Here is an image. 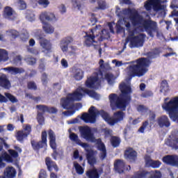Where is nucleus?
<instances>
[{
	"instance_id": "obj_41",
	"label": "nucleus",
	"mask_w": 178,
	"mask_h": 178,
	"mask_svg": "<svg viewBox=\"0 0 178 178\" xmlns=\"http://www.w3.org/2000/svg\"><path fill=\"white\" fill-rule=\"evenodd\" d=\"M38 3H39L41 6H43V8H48L49 6V4L51 2L49 0H35Z\"/></svg>"
},
{
	"instance_id": "obj_17",
	"label": "nucleus",
	"mask_w": 178,
	"mask_h": 178,
	"mask_svg": "<svg viewBox=\"0 0 178 178\" xmlns=\"http://www.w3.org/2000/svg\"><path fill=\"white\" fill-rule=\"evenodd\" d=\"M73 38L68 36L63 38L59 42V47L63 54L69 52V44H72Z\"/></svg>"
},
{
	"instance_id": "obj_48",
	"label": "nucleus",
	"mask_w": 178,
	"mask_h": 178,
	"mask_svg": "<svg viewBox=\"0 0 178 178\" xmlns=\"http://www.w3.org/2000/svg\"><path fill=\"white\" fill-rule=\"evenodd\" d=\"M147 127H148V122L145 121L143 126L138 129V131H140V133H144V131L147 130Z\"/></svg>"
},
{
	"instance_id": "obj_23",
	"label": "nucleus",
	"mask_w": 178,
	"mask_h": 178,
	"mask_svg": "<svg viewBox=\"0 0 178 178\" xmlns=\"http://www.w3.org/2000/svg\"><path fill=\"white\" fill-rule=\"evenodd\" d=\"M158 124L160 127H169L170 126V122L168 116L162 115L158 119Z\"/></svg>"
},
{
	"instance_id": "obj_55",
	"label": "nucleus",
	"mask_w": 178,
	"mask_h": 178,
	"mask_svg": "<svg viewBox=\"0 0 178 178\" xmlns=\"http://www.w3.org/2000/svg\"><path fill=\"white\" fill-rule=\"evenodd\" d=\"M47 112L49 113H56V112H58V109L55 107H47Z\"/></svg>"
},
{
	"instance_id": "obj_4",
	"label": "nucleus",
	"mask_w": 178,
	"mask_h": 178,
	"mask_svg": "<svg viewBox=\"0 0 178 178\" xmlns=\"http://www.w3.org/2000/svg\"><path fill=\"white\" fill-rule=\"evenodd\" d=\"M100 70L98 72H95L92 76L88 78L86 81V86L88 88H99L101 82L104 81L105 79L110 86L115 84V80L116 77L111 72H106L104 74L102 70L105 69V64H104V60H100L99 62Z\"/></svg>"
},
{
	"instance_id": "obj_25",
	"label": "nucleus",
	"mask_w": 178,
	"mask_h": 178,
	"mask_svg": "<svg viewBox=\"0 0 178 178\" xmlns=\"http://www.w3.org/2000/svg\"><path fill=\"white\" fill-rule=\"evenodd\" d=\"M16 177V170L13 167H7L4 171V178Z\"/></svg>"
},
{
	"instance_id": "obj_62",
	"label": "nucleus",
	"mask_w": 178,
	"mask_h": 178,
	"mask_svg": "<svg viewBox=\"0 0 178 178\" xmlns=\"http://www.w3.org/2000/svg\"><path fill=\"white\" fill-rule=\"evenodd\" d=\"M22 60V57L20 56H16L15 58L14 59V63H20Z\"/></svg>"
},
{
	"instance_id": "obj_61",
	"label": "nucleus",
	"mask_w": 178,
	"mask_h": 178,
	"mask_svg": "<svg viewBox=\"0 0 178 178\" xmlns=\"http://www.w3.org/2000/svg\"><path fill=\"white\" fill-rule=\"evenodd\" d=\"M151 96H152V92L151 91H147L145 93L142 94V97H143V98H147V97Z\"/></svg>"
},
{
	"instance_id": "obj_60",
	"label": "nucleus",
	"mask_w": 178,
	"mask_h": 178,
	"mask_svg": "<svg viewBox=\"0 0 178 178\" xmlns=\"http://www.w3.org/2000/svg\"><path fill=\"white\" fill-rule=\"evenodd\" d=\"M59 10L60 12V13H66V6H65V5L61 4L59 6Z\"/></svg>"
},
{
	"instance_id": "obj_53",
	"label": "nucleus",
	"mask_w": 178,
	"mask_h": 178,
	"mask_svg": "<svg viewBox=\"0 0 178 178\" xmlns=\"http://www.w3.org/2000/svg\"><path fill=\"white\" fill-rule=\"evenodd\" d=\"M98 5L99 9H105L106 8V3H105V1H104L103 0L99 1Z\"/></svg>"
},
{
	"instance_id": "obj_10",
	"label": "nucleus",
	"mask_w": 178,
	"mask_h": 178,
	"mask_svg": "<svg viewBox=\"0 0 178 178\" xmlns=\"http://www.w3.org/2000/svg\"><path fill=\"white\" fill-rule=\"evenodd\" d=\"M168 98L164 99V103L162 105V108L166 112H168V115L172 120H177L178 119V97H175L169 102H167Z\"/></svg>"
},
{
	"instance_id": "obj_64",
	"label": "nucleus",
	"mask_w": 178,
	"mask_h": 178,
	"mask_svg": "<svg viewBox=\"0 0 178 178\" xmlns=\"http://www.w3.org/2000/svg\"><path fill=\"white\" fill-rule=\"evenodd\" d=\"M0 102H8V99L5 96L0 94Z\"/></svg>"
},
{
	"instance_id": "obj_13",
	"label": "nucleus",
	"mask_w": 178,
	"mask_h": 178,
	"mask_svg": "<svg viewBox=\"0 0 178 178\" xmlns=\"http://www.w3.org/2000/svg\"><path fill=\"white\" fill-rule=\"evenodd\" d=\"M41 30H38L35 32V36L39 40L40 47L42 48L43 54L45 55H48V54H51L52 52V44L48 40H46L41 37Z\"/></svg>"
},
{
	"instance_id": "obj_37",
	"label": "nucleus",
	"mask_w": 178,
	"mask_h": 178,
	"mask_svg": "<svg viewBox=\"0 0 178 178\" xmlns=\"http://www.w3.org/2000/svg\"><path fill=\"white\" fill-rule=\"evenodd\" d=\"M168 91H169V85H168V81H163L161 82L160 92H162L164 95H166V92H168Z\"/></svg>"
},
{
	"instance_id": "obj_27",
	"label": "nucleus",
	"mask_w": 178,
	"mask_h": 178,
	"mask_svg": "<svg viewBox=\"0 0 178 178\" xmlns=\"http://www.w3.org/2000/svg\"><path fill=\"white\" fill-rule=\"evenodd\" d=\"M73 73V77L77 81H80V80H82L83 77H84V71L80 68H74Z\"/></svg>"
},
{
	"instance_id": "obj_44",
	"label": "nucleus",
	"mask_w": 178,
	"mask_h": 178,
	"mask_svg": "<svg viewBox=\"0 0 178 178\" xmlns=\"http://www.w3.org/2000/svg\"><path fill=\"white\" fill-rule=\"evenodd\" d=\"M159 54H161V50L159 49H155L154 50L150 51L148 55L150 58H156L157 55Z\"/></svg>"
},
{
	"instance_id": "obj_6",
	"label": "nucleus",
	"mask_w": 178,
	"mask_h": 178,
	"mask_svg": "<svg viewBox=\"0 0 178 178\" xmlns=\"http://www.w3.org/2000/svg\"><path fill=\"white\" fill-rule=\"evenodd\" d=\"M125 65H130L127 68L128 76H138L141 77L148 72V66H149V60L147 58H139L136 61L126 63Z\"/></svg>"
},
{
	"instance_id": "obj_56",
	"label": "nucleus",
	"mask_w": 178,
	"mask_h": 178,
	"mask_svg": "<svg viewBox=\"0 0 178 178\" xmlns=\"http://www.w3.org/2000/svg\"><path fill=\"white\" fill-rule=\"evenodd\" d=\"M26 62L29 63V65H34L36 62L35 58H26Z\"/></svg>"
},
{
	"instance_id": "obj_7",
	"label": "nucleus",
	"mask_w": 178,
	"mask_h": 178,
	"mask_svg": "<svg viewBox=\"0 0 178 178\" xmlns=\"http://www.w3.org/2000/svg\"><path fill=\"white\" fill-rule=\"evenodd\" d=\"M80 131L81 137L86 141L97 144L98 149L100 152L99 157L101 159H105V158H106V148L105 147V145L102 143L101 139L95 138L94 134H92V131H91V128L83 127Z\"/></svg>"
},
{
	"instance_id": "obj_16",
	"label": "nucleus",
	"mask_w": 178,
	"mask_h": 178,
	"mask_svg": "<svg viewBox=\"0 0 178 178\" xmlns=\"http://www.w3.org/2000/svg\"><path fill=\"white\" fill-rule=\"evenodd\" d=\"M161 178V172L159 171H152V172H147L143 171L142 172L138 173L133 178Z\"/></svg>"
},
{
	"instance_id": "obj_20",
	"label": "nucleus",
	"mask_w": 178,
	"mask_h": 178,
	"mask_svg": "<svg viewBox=\"0 0 178 178\" xmlns=\"http://www.w3.org/2000/svg\"><path fill=\"white\" fill-rule=\"evenodd\" d=\"M163 162L171 166H178V156H166L163 158Z\"/></svg>"
},
{
	"instance_id": "obj_39",
	"label": "nucleus",
	"mask_w": 178,
	"mask_h": 178,
	"mask_svg": "<svg viewBox=\"0 0 178 178\" xmlns=\"http://www.w3.org/2000/svg\"><path fill=\"white\" fill-rule=\"evenodd\" d=\"M74 166L78 175H83L84 173V169H83V167H81L79 163L74 162Z\"/></svg>"
},
{
	"instance_id": "obj_45",
	"label": "nucleus",
	"mask_w": 178,
	"mask_h": 178,
	"mask_svg": "<svg viewBox=\"0 0 178 178\" xmlns=\"http://www.w3.org/2000/svg\"><path fill=\"white\" fill-rule=\"evenodd\" d=\"M27 51L33 55H38V54H40L38 49L34 47H27Z\"/></svg>"
},
{
	"instance_id": "obj_28",
	"label": "nucleus",
	"mask_w": 178,
	"mask_h": 178,
	"mask_svg": "<svg viewBox=\"0 0 178 178\" xmlns=\"http://www.w3.org/2000/svg\"><path fill=\"white\" fill-rule=\"evenodd\" d=\"M49 144L52 149H56V137L52 130L49 131Z\"/></svg>"
},
{
	"instance_id": "obj_26",
	"label": "nucleus",
	"mask_w": 178,
	"mask_h": 178,
	"mask_svg": "<svg viewBox=\"0 0 178 178\" xmlns=\"http://www.w3.org/2000/svg\"><path fill=\"white\" fill-rule=\"evenodd\" d=\"M124 161L122 160H117L114 163V168L118 173H123L124 172Z\"/></svg>"
},
{
	"instance_id": "obj_51",
	"label": "nucleus",
	"mask_w": 178,
	"mask_h": 178,
	"mask_svg": "<svg viewBox=\"0 0 178 178\" xmlns=\"http://www.w3.org/2000/svg\"><path fill=\"white\" fill-rule=\"evenodd\" d=\"M36 108L40 112H47L48 107L42 105L37 106Z\"/></svg>"
},
{
	"instance_id": "obj_15",
	"label": "nucleus",
	"mask_w": 178,
	"mask_h": 178,
	"mask_svg": "<svg viewBox=\"0 0 178 178\" xmlns=\"http://www.w3.org/2000/svg\"><path fill=\"white\" fill-rule=\"evenodd\" d=\"M31 133V125L24 124L22 126V130L17 132V140L23 141Z\"/></svg>"
},
{
	"instance_id": "obj_34",
	"label": "nucleus",
	"mask_w": 178,
	"mask_h": 178,
	"mask_svg": "<svg viewBox=\"0 0 178 178\" xmlns=\"http://www.w3.org/2000/svg\"><path fill=\"white\" fill-rule=\"evenodd\" d=\"M9 59L8 51L0 49V62H6Z\"/></svg>"
},
{
	"instance_id": "obj_21",
	"label": "nucleus",
	"mask_w": 178,
	"mask_h": 178,
	"mask_svg": "<svg viewBox=\"0 0 178 178\" xmlns=\"http://www.w3.org/2000/svg\"><path fill=\"white\" fill-rule=\"evenodd\" d=\"M0 87H3V88H6V90H9V88L12 87L10 81L6 74H1L0 76Z\"/></svg>"
},
{
	"instance_id": "obj_29",
	"label": "nucleus",
	"mask_w": 178,
	"mask_h": 178,
	"mask_svg": "<svg viewBox=\"0 0 178 178\" xmlns=\"http://www.w3.org/2000/svg\"><path fill=\"white\" fill-rule=\"evenodd\" d=\"M3 70H5L6 72H8V73H10V74H14V75L19 74L24 72V69L14 67H6V68H3Z\"/></svg>"
},
{
	"instance_id": "obj_18",
	"label": "nucleus",
	"mask_w": 178,
	"mask_h": 178,
	"mask_svg": "<svg viewBox=\"0 0 178 178\" xmlns=\"http://www.w3.org/2000/svg\"><path fill=\"white\" fill-rule=\"evenodd\" d=\"M31 145L33 149H40V148L47 147V131H44L42 132V141L36 142L35 140H32Z\"/></svg>"
},
{
	"instance_id": "obj_24",
	"label": "nucleus",
	"mask_w": 178,
	"mask_h": 178,
	"mask_svg": "<svg viewBox=\"0 0 178 178\" xmlns=\"http://www.w3.org/2000/svg\"><path fill=\"white\" fill-rule=\"evenodd\" d=\"M145 163L147 166H151L154 169H156L161 166V161H154L151 159L149 157L145 158Z\"/></svg>"
},
{
	"instance_id": "obj_47",
	"label": "nucleus",
	"mask_w": 178,
	"mask_h": 178,
	"mask_svg": "<svg viewBox=\"0 0 178 178\" xmlns=\"http://www.w3.org/2000/svg\"><path fill=\"white\" fill-rule=\"evenodd\" d=\"M72 5L74 9H76L77 10H80V8H81V5L80 4V2H79V1L73 0Z\"/></svg>"
},
{
	"instance_id": "obj_2",
	"label": "nucleus",
	"mask_w": 178,
	"mask_h": 178,
	"mask_svg": "<svg viewBox=\"0 0 178 178\" xmlns=\"http://www.w3.org/2000/svg\"><path fill=\"white\" fill-rule=\"evenodd\" d=\"M89 114L83 113L81 118L78 117L74 120L67 121L68 124H76L79 123L80 120L84 121L86 123H95L96 118L98 115H101L102 118L110 124V126H114L115 123L121 122L124 118V113L122 111H118L114 113L113 118H111L109 114L104 111H99L94 106H92L89 108Z\"/></svg>"
},
{
	"instance_id": "obj_1",
	"label": "nucleus",
	"mask_w": 178,
	"mask_h": 178,
	"mask_svg": "<svg viewBox=\"0 0 178 178\" xmlns=\"http://www.w3.org/2000/svg\"><path fill=\"white\" fill-rule=\"evenodd\" d=\"M115 13L120 17L116 24L117 30L120 31L125 29L128 31L127 41L129 42L130 48H139L144 45L145 34L137 31V29H140L141 31H148L150 37H154L152 32L156 30V22L145 20L137 10L124 8L120 11V8H117ZM126 44L127 42L124 45Z\"/></svg>"
},
{
	"instance_id": "obj_33",
	"label": "nucleus",
	"mask_w": 178,
	"mask_h": 178,
	"mask_svg": "<svg viewBox=\"0 0 178 178\" xmlns=\"http://www.w3.org/2000/svg\"><path fill=\"white\" fill-rule=\"evenodd\" d=\"M15 5L19 10H24L27 8V3L24 0H16Z\"/></svg>"
},
{
	"instance_id": "obj_32",
	"label": "nucleus",
	"mask_w": 178,
	"mask_h": 178,
	"mask_svg": "<svg viewBox=\"0 0 178 178\" xmlns=\"http://www.w3.org/2000/svg\"><path fill=\"white\" fill-rule=\"evenodd\" d=\"M43 30L47 34H52L54 31H55V29L52 25L49 24L48 22H45V24H42Z\"/></svg>"
},
{
	"instance_id": "obj_52",
	"label": "nucleus",
	"mask_w": 178,
	"mask_h": 178,
	"mask_svg": "<svg viewBox=\"0 0 178 178\" xmlns=\"http://www.w3.org/2000/svg\"><path fill=\"white\" fill-rule=\"evenodd\" d=\"M38 122L39 124H44V117L42 116V114L40 113L38 114Z\"/></svg>"
},
{
	"instance_id": "obj_40",
	"label": "nucleus",
	"mask_w": 178,
	"mask_h": 178,
	"mask_svg": "<svg viewBox=\"0 0 178 178\" xmlns=\"http://www.w3.org/2000/svg\"><path fill=\"white\" fill-rule=\"evenodd\" d=\"M6 35H9L13 37V38H16L19 35V32L15 30H8L6 32Z\"/></svg>"
},
{
	"instance_id": "obj_57",
	"label": "nucleus",
	"mask_w": 178,
	"mask_h": 178,
	"mask_svg": "<svg viewBox=\"0 0 178 178\" xmlns=\"http://www.w3.org/2000/svg\"><path fill=\"white\" fill-rule=\"evenodd\" d=\"M28 88L30 90H35L37 88V86H35V83L34 82H29L28 83Z\"/></svg>"
},
{
	"instance_id": "obj_12",
	"label": "nucleus",
	"mask_w": 178,
	"mask_h": 178,
	"mask_svg": "<svg viewBox=\"0 0 178 178\" xmlns=\"http://www.w3.org/2000/svg\"><path fill=\"white\" fill-rule=\"evenodd\" d=\"M8 152L11 156L3 150L2 143H0V168H5L3 161H6V162H13V158H17L19 156V154L15 150L10 149Z\"/></svg>"
},
{
	"instance_id": "obj_3",
	"label": "nucleus",
	"mask_w": 178,
	"mask_h": 178,
	"mask_svg": "<svg viewBox=\"0 0 178 178\" xmlns=\"http://www.w3.org/2000/svg\"><path fill=\"white\" fill-rule=\"evenodd\" d=\"M120 90L121 91L120 97L115 93H112L108 96L112 109H115V108L126 109V105L131 99V87L129 82H122L120 85Z\"/></svg>"
},
{
	"instance_id": "obj_5",
	"label": "nucleus",
	"mask_w": 178,
	"mask_h": 178,
	"mask_svg": "<svg viewBox=\"0 0 178 178\" xmlns=\"http://www.w3.org/2000/svg\"><path fill=\"white\" fill-rule=\"evenodd\" d=\"M87 94L90 98L98 99L99 95L94 90H86L84 88H78L73 93L67 95L66 98H63L60 100V105L64 109H72L73 108V102L74 101H81V98Z\"/></svg>"
},
{
	"instance_id": "obj_38",
	"label": "nucleus",
	"mask_w": 178,
	"mask_h": 178,
	"mask_svg": "<svg viewBox=\"0 0 178 178\" xmlns=\"http://www.w3.org/2000/svg\"><path fill=\"white\" fill-rule=\"evenodd\" d=\"M165 144L170 147H172V148H175V149H178V138L174 139L172 142H170L169 140H168L165 142Z\"/></svg>"
},
{
	"instance_id": "obj_30",
	"label": "nucleus",
	"mask_w": 178,
	"mask_h": 178,
	"mask_svg": "<svg viewBox=\"0 0 178 178\" xmlns=\"http://www.w3.org/2000/svg\"><path fill=\"white\" fill-rule=\"evenodd\" d=\"M45 162L48 170L51 172V170H54L56 172H58V165H56V164L54 161H52V160H51V158L47 157Z\"/></svg>"
},
{
	"instance_id": "obj_9",
	"label": "nucleus",
	"mask_w": 178,
	"mask_h": 178,
	"mask_svg": "<svg viewBox=\"0 0 178 178\" xmlns=\"http://www.w3.org/2000/svg\"><path fill=\"white\" fill-rule=\"evenodd\" d=\"M70 139L72 141H74V143H76V144H78V145L82 147V148H84V149L87 152L86 156L88 162V163H90V165H92L96 163L97 159H95V155H97V152L92 151L88 144L83 143L81 142V140H79V136L74 133L70 134Z\"/></svg>"
},
{
	"instance_id": "obj_14",
	"label": "nucleus",
	"mask_w": 178,
	"mask_h": 178,
	"mask_svg": "<svg viewBox=\"0 0 178 178\" xmlns=\"http://www.w3.org/2000/svg\"><path fill=\"white\" fill-rule=\"evenodd\" d=\"M39 19L42 24H45L47 22H57L58 17L54 12L43 11L40 14Z\"/></svg>"
},
{
	"instance_id": "obj_58",
	"label": "nucleus",
	"mask_w": 178,
	"mask_h": 178,
	"mask_svg": "<svg viewBox=\"0 0 178 178\" xmlns=\"http://www.w3.org/2000/svg\"><path fill=\"white\" fill-rule=\"evenodd\" d=\"M39 178H47V172L44 170H40L39 173Z\"/></svg>"
},
{
	"instance_id": "obj_42",
	"label": "nucleus",
	"mask_w": 178,
	"mask_h": 178,
	"mask_svg": "<svg viewBox=\"0 0 178 178\" xmlns=\"http://www.w3.org/2000/svg\"><path fill=\"white\" fill-rule=\"evenodd\" d=\"M111 144L114 147H119V144H120V139L116 136H113L111 138Z\"/></svg>"
},
{
	"instance_id": "obj_43",
	"label": "nucleus",
	"mask_w": 178,
	"mask_h": 178,
	"mask_svg": "<svg viewBox=\"0 0 178 178\" xmlns=\"http://www.w3.org/2000/svg\"><path fill=\"white\" fill-rule=\"evenodd\" d=\"M4 95L10 101V102H13V104H15L17 102V99L15 97V96L12 95L10 93H5Z\"/></svg>"
},
{
	"instance_id": "obj_22",
	"label": "nucleus",
	"mask_w": 178,
	"mask_h": 178,
	"mask_svg": "<svg viewBox=\"0 0 178 178\" xmlns=\"http://www.w3.org/2000/svg\"><path fill=\"white\" fill-rule=\"evenodd\" d=\"M124 158L125 159L134 161L137 158V152L131 148H128L125 150Z\"/></svg>"
},
{
	"instance_id": "obj_31",
	"label": "nucleus",
	"mask_w": 178,
	"mask_h": 178,
	"mask_svg": "<svg viewBox=\"0 0 178 178\" xmlns=\"http://www.w3.org/2000/svg\"><path fill=\"white\" fill-rule=\"evenodd\" d=\"M99 175H101V170H98L95 168L86 172V176H88V178H99Z\"/></svg>"
},
{
	"instance_id": "obj_63",
	"label": "nucleus",
	"mask_w": 178,
	"mask_h": 178,
	"mask_svg": "<svg viewBox=\"0 0 178 178\" xmlns=\"http://www.w3.org/2000/svg\"><path fill=\"white\" fill-rule=\"evenodd\" d=\"M42 81L43 84H47V74H42Z\"/></svg>"
},
{
	"instance_id": "obj_59",
	"label": "nucleus",
	"mask_w": 178,
	"mask_h": 178,
	"mask_svg": "<svg viewBox=\"0 0 178 178\" xmlns=\"http://www.w3.org/2000/svg\"><path fill=\"white\" fill-rule=\"evenodd\" d=\"M63 113L65 116H72V115H74V113H76V111H67L63 112Z\"/></svg>"
},
{
	"instance_id": "obj_11",
	"label": "nucleus",
	"mask_w": 178,
	"mask_h": 178,
	"mask_svg": "<svg viewBox=\"0 0 178 178\" xmlns=\"http://www.w3.org/2000/svg\"><path fill=\"white\" fill-rule=\"evenodd\" d=\"M145 8L147 12H149L153 8L154 12L160 13L163 16L165 13L166 6L161 3V0H148L145 3Z\"/></svg>"
},
{
	"instance_id": "obj_54",
	"label": "nucleus",
	"mask_w": 178,
	"mask_h": 178,
	"mask_svg": "<svg viewBox=\"0 0 178 178\" xmlns=\"http://www.w3.org/2000/svg\"><path fill=\"white\" fill-rule=\"evenodd\" d=\"M103 133H104L106 137H109V136H112V130L105 128L103 129Z\"/></svg>"
},
{
	"instance_id": "obj_46",
	"label": "nucleus",
	"mask_w": 178,
	"mask_h": 178,
	"mask_svg": "<svg viewBox=\"0 0 178 178\" xmlns=\"http://www.w3.org/2000/svg\"><path fill=\"white\" fill-rule=\"evenodd\" d=\"M22 41H27L29 40V32L25 31L19 35Z\"/></svg>"
},
{
	"instance_id": "obj_50",
	"label": "nucleus",
	"mask_w": 178,
	"mask_h": 178,
	"mask_svg": "<svg viewBox=\"0 0 178 178\" xmlns=\"http://www.w3.org/2000/svg\"><path fill=\"white\" fill-rule=\"evenodd\" d=\"M60 64H61V66L64 68V69H66L67 67H69V63H67V60L65 58H63L61 60H60Z\"/></svg>"
},
{
	"instance_id": "obj_36",
	"label": "nucleus",
	"mask_w": 178,
	"mask_h": 178,
	"mask_svg": "<svg viewBox=\"0 0 178 178\" xmlns=\"http://www.w3.org/2000/svg\"><path fill=\"white\" fill-rule=\"evenodd\" d=\"M137 111L141 115H147V113H151V111L148 110V108L144 105H139L137 107Z\"/></svg>"
},
{
	"instance_id": "obj_49",
	"label": "nucleus",
	"mask_w": 178,
	"mask_h": 178,
	"mask_svg": "<svg viewBox=\"0 0 178 178\" xmlns=\"http://www.w3.org/2000/svg\"><path fill=\"white\" fill-rule=\"evenodd\" d=\"M77 51V47L74 46H70V50H68V54L72 56V55H74V52Z\"/></svg>"
},
{
	"instance_id": "obj_35",
	"label": "nucleus",
	"mask_w": 178,
	"mask_h": 178,
	"mask_svg": "<svg viewBox=\"0 0 178 178\" xmlns=\"http://www.w3.org/2000/svg\"><path fill=\"white\" fill-rule=\"evenodd\" d=\"M25 17L29 22H34L35 20V14L33 11L27 10L25 13Z\"/></svg>"
},
{
	"instance_id": "obj_19",
	"label": "nucleus",
	"mask_w": 178,
	"mask_h": 178,
	"mask_svg": "<svg viewBox=\"0 0 178 178\" xmlns=\"http://www.w3.org/2000/svg\"><path fill=\"white\" fill-rule=\"evenodd\" d=\"M3 17L8 20H15L17 17V14L14 11L13 8L7 6L4 8Z\"/></svg>"
},
{
	"instance_id": "obj_8",
	"label": "nucleus",
	"mask_w": 178,
	"mask_h": 178,
	"mask_svg": "<svg viewBox=\"0 0 178 178\" xmlns=\"http://www.w3.org/2000/svg\"><path fill=\"white\" fill-rule=\"evenodd\" d=\"M99 28V26H96L95 29H91L90 31L86 33L85 44L87 47L95 45L98 41H102V40L109 38V32L106 29L102 30L99 35H97V33H99V31H98ZM98 35H100L99 38Z\"/></svg>"
}]
</instances>
